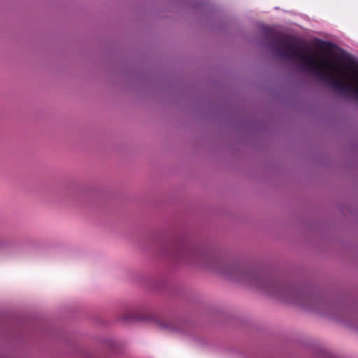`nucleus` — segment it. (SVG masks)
I'll list each match as a JSON object with an SVG mask.
<instances>
[{
	"mask_svg": "<svg viewBox=\"0 0 358 358\" xmlns=\"http://www.w3.org/2000/svg\"><path fill=\"white\" fill-rule=\"evenodd\" d=\"M264 33L273 43L274 52L279 57L296 59L303 65L304 69L327 83L336 90L358 99V85L340 79L332 72V70L338 66V63L336 61L323 56L317 57L307 55L293 40L285 39L284 37L277 35L271 29L266 28Z\"/></svg>",
	"mask_w": 358,
	"mask_h": 358,
	"instance_id": "1",
	"label": "nucleus"
},
{
	"mask_svg": "<svg viewBox=\"0 0 358 358\" xmlns=\"http://www.w3.org/2000/svg\"><path fill=\"white\" fill-rule=\"evenodd\" d=\"M87 358H91V357H87Z\"/></svg>",
	"mask_w": 358,
	"mask_h": 358,
	"instance_id": "5",
	"label": "nucleus"
},
{
	"mask_svg": "<svg viewBox=\"0 0 358 358\" xmlns=\"http://www.w3.org/2000/svg\"><path fill=\"white\" fill-rule=\"evenodd\" d=\"M316 46L320 50H329V49L335 47V45L331 42L317 40Z\"/></svg>",
	"mask_w": 358,
	"mask_h": 358,
	"instance_id": "3",
	"label": "nucleus"
},
{
	"mask_svg": "<svg viewBox=\"0 0 358 358\" xmlns=\"http://www.w3.org/2000/svg\"><path fill=\"white\" fill-rule=\"evenodd\" d=\"M238 279L248 282L252 286L262 290L264 293L285 300V294L288 291L279 282L264 278L258 275L250 272L238 271Z\"/></svg>",
	"mask_w": 358,
	"mask_h": 358,
	"instance_id": "2",
	"label": "nucleus"
},
{
	"mask_svg": "<svg viewBox=\"0 0 358 358\" xmlns=\"http://www.w3.org/2000/svg\"><path fill=\"white\" fill-rule=\"evenodd\" d=\"M347 69L352 73L355 78H358V71L353 70L350 66L347 67Z\"/></svg>",
	"mask_w": 358,
	"mask_h": 358,
	"instance_id": "4",
	"label": "nucleus"
}]
</instances>
